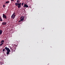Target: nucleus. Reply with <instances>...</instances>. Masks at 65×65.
I'll use <instances>...</instances> for the list:
<instances>
[{
  "mask_svg": "<svg viewBox=\"0 0 65 65\" xmlns=\"http://www.w3.org/2000/svg\"><path fill=\"white\" fill-rule=\"evenodd\" d=\"M1 43V42H0V44Z\"/></svg>",
  "mask_w": 65,
  "mask_h": 65,
  "instance_id": "20",
  "label": "nucleus"
},
{
  "mask_svg": "<svg viewBox=\"0 0 65 65\" xmlns=\"http://www.w3.org/2000/svg\"><path fill=\"white\" fill-rule=\"evenodd\" d=\"M3 17V18H4V19H6V18H7V17Z\"/></svg>",
  "mask_w": 65,
  "mask_h": 65,
  "instance_id": "11",
  "label": "nucleus"
},
{
  "mask_svg": "<svg viewBox=\"0 0 65 65\" xmlns=\"http://www.w3.org/2000/svg\"><path fill=\"white\" fill-rule=\"evenodd\" d=\"M5 50H6L7 51V55L9 54V52H10V50L9 48H8L7 47H5V49H3V52H4V51H5Z\"/></svg>",
  "mask_w": 65,
  "mask_h": 65,
  "instance_id": "2",
  "label": "nucleus"
},
{
  "mask_svg": "<svg viewBox=\"0 0 65 65\" xmlns=\"http://www.w3.org/2000/svg\"><path fill=\"white\" fill-rule=\"evenodd\" d=\"M2 63L1 62H0V65H2Z\"/></svg>",
  "mask_w": 65,
  "mask_h": 65,
  "instance_id": "15",
  "label": "nucleus"
},
{
  "mask_svg": "<svg viewBox=\"0 0 65 65\" xmlns=\"http://www.w3.org/2000/svg\"><path fill=\"white\" fill-rule=\"evenodd\" d=\"M24 20V17H20V21H23Z\"/></svg>",
  "mask_w": 65,
  "mask_h": 65,
  "instance_id": "4",
  "label": "nucleus"
},
{
  "mask_svg": "<svg viewBox=\"0 0 65 65\" xmlns=\"http://www.w3.org/2000/svg\"><path fill=\"white\" fill-rule=\"evenodd\" d=\"M0 21H2V19L1 17H0Z\"/></svg>",
  "mask_w": 65,
  "mask_h": 65,
  "instance_id": "10",
  "label": "nucleus"
},
{
  "mask_svg": "<svg viewBox=\"0 0 65 65\" xmlns=\"http://www.w3.org/2000/svg\"><path fill=\"white\" fill-rule=\"evenodd\" d=\"M11 1H12L13 2L14 1V0H11Z\"/></svg>",
  "mask_w": 65,
  "mask_h": 65,
  "instance_id": "17",
  "label": "nucleus"
},
{
  "mask_svg": "<svg viewBox=\"0 0 65 65\" xmlns=\"http://www.w3.org/2000/svg\"><path fill=\"white\" fill-rule=\"evenodd\" d=\"M26 7V8H27V7H28V5H27V4H25L24 5V6H23V7Z\"/></svg>",
  "mask_w": 65,
  "mask_h": 65,
  "instance_id": "5",
  "label": "nucleus"
},
{
  "mask_svg": "<svg viewBox=\"0 0 65 65\" xmlns=\"http://www.w3.org/2000/svg\"><path fill=\"white\" fill-rule=\"evenodd\" d=\"M15 12H14L13 14L12 15L11 17H15Z\"/></svg>",
  "mask_w": 65,
  "mask_h": 65,
  "instance_id": "7",
  "label": "nucleus"
},
{
  "mask_svg": "<svg viewBox=\"0 0 65 65\" xmlns=\"http://www.w3.org/2000/svg\"><path fill=\"white\" fill-rule=\"evenodd\" d=\"M4 40H2V41H1V44H0V46L4 44Z\"/></svg>",
  "mask_w": 65,
  "mask_h": 65,
  "instance_id": "3",
  "label": "nucleus"
},
{
  "mask_svg": "<svg viewBox=\"0 0 65 65\" xmlns=\"http://www.w3.org/2000/svg\"><path fill=\"white\" fill-rule=\"evenodd\" d=\"M5 3L6 4H7L8 3H9V1H8L7 2L6 1L5 2Z\"/></svg>",
  "mask_w": 65,
  "mask_h": 65,
  "instance_id": "12",
  "label": "nucleus"
},
{
  "mask_svg": "<svg viewBox=\"0 0 65 65\" xmlns=\"http://www.w3.org/2000/svg\"><path fill=\"white\" fill-rule=\"evenodd\" d=\"M2 33V30H0V35Z\"/></svg>",
  "mask_w": 65,
  "mask_h": 65,
  "instance_id": "8",
  "label": "nucleus"
},
{
  "mask_svg": "<svg viewBox=\"0 0 65 65\" xmlns=\"http://www.w3.org/2000/svg\"><path fill=\"white\" fill-rule=\"evenodd\" d=\"M24 4V3H22V6H23V5Z\"/></svg>",
  "mask_w": 65,
  "mask_h": 65,
  "instance_id": "14",
  "label": "nucleus"
},
{
  "mask_svg": "<svg viewBox=\"0 0 65 65\" xmlns=\"http://www.w3.org/2000/svg\"><path fill=\"white\" fill-rule=\"evenodd\" d=\"M15 17H11V18L12 19H14L15 18Z\"/></svg>",
  "mask_w": 65,
  "mask_h": 65,
  "instance_id": "9",
  "label": "nucleus"
},
{
  "mask_svg": "<svg viewBox=\"0 0 65 65\" xmlns=\"http://www.w3.org/2000/svg\"><path fill=\"white\" fill-rule=\"evenodd\" d=\"M10 49H12V48H10Z\"/></svg>",
  "mask_w": 65,
  "mask_h": 65,
  "instance_id": "19",
  "label": "nucleus"
},
{
  "mask_svg": "<svg viewBox=\"0 0 65 65\" xmlns=\"http://www.w3.org/2000/svg\"><path fill=\"white\" fill-rule=\"evenodd\" d=\"M3 17H6V16L4 14H3Z\"/></svg>",
  "mask_w": 65,
  "mask_h": 65,
  "instance_id": "13",
  "label": "nucleus"
},
{
  "mask_svg": "<svg viewBox=\"0 0 65 65\" xmlns=\"http://www.w3.org/2000/svg\"><path fill=\"white\" fill-rule=\"evenodd\" d=\"M3 7H5V5H3Z\"/></svg>",
  "mask_w": 65,
  "mask_h": 65,
  "instance_id": "18",
  "label": "nucleus"
},
{
  "mask_svg": "<svg viewBox=\"0 0 65 65\" xmlns=\"http://www.w3.org/2000/svg\"><path fill=\"white\" fill-rule=\"evenodd\" d=\"M22 21H23L20 20V21H19V22H20Z\"/></svg>",
  "mask_w": 65,
  "mask_h": 65,
  "instance_id": "16",
  "label": "nucleus"
},
{
  "mask_svg": "<svg viewBox=\"0 0 65 65\" xmlns=\"http://www.w3.org/2000/svg\"><path fill=\"white\" fill-rule=\"evenodd\" d=\"M20 1L19 0H18L17 1V3H15V5L16 6H18V7L19 8L21 7V5L22 3H20Z\"/></svg>",
  "mask_w": 65,
  "mask_h": 65,
  "instance_id": "1",
  "label": "nucleus"
},
{
  "mask_svg": "<svg viewBox=\"0 0 65 65\" xmlns=\"http://www.w3.org/2000/svg\"><path fill=\"white\" fill-rule=\"evenodd\" d=\"M6 24H7V23L5 22H3V23H2V24L3 25H6Z\"/></svg>",
  "mask_w": 65,
  "mask_h": 65,
  "instance_id": "6",
  "label": "nucleus"
},
{
  "mask_svg": "<svg viewBox=\"0 0 65 65\" xmlns=\"http://www.w3.org/2000/svg\"><path fill=\"white\" fill-rule=\"evenodd\" d=\"M19 0L20 1L21 0Z\"/></svg>",
  "mask_w": 65,
  "mask_h": 65,
  "instance_id": "21",
  "label": "nucleus"
}]
</instances>
